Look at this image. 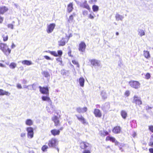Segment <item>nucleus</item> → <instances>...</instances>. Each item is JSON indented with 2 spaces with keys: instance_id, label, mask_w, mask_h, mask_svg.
Returning a JSON list of instances; mask_svg holds the SVG:
<instances>
[{
  "instance_id": "nucleus-1",
  "label": "nucleus",
  "mask_w": 153,
  "mask_h": 153,
  "mask_svg": "<svg viewBox=\"0 0 153 153\" xmlns=\"http://www.w3.org/2000/svg\"><path fill=\"white\" fill-rule=\"evenodd\" d=\"M0 49L6 55H8L10 53L11 50L8 48V46L6 44L1 43L0 44Z\"/></svg>"
},
{
  "instance_id": "nucleus-2",
  "label": "nucleus",
  "mask_w": 153,
  "mask_h": 153,
  "mask_svg": "<svg viewBox=\"0 0 153 153\" xmlns=\"http://www.w3.org/2000/svg\"><path fill=\"white\" fill-rule=\"evenodd\" d=\"M26 130L27 132V136L29 138H32L33 137V129L31 127H27Z\"/></svg>"
},
{
  "instance_id": "nucleus-3",
  "label": "nucleus",
  "mask_w": 153,
  "mask_h": 153,
  "mask_svg": "<svg viewBox=\"0 0 153 153\" xmlns=\"http://www.w3.org/2000/svg\"><path fill=\"white\" fill-rule=\"evenodd\" d=\"M129 84L132 87L135 89H138L140 87V83L138 81H131L129 82Z\"/></svg>"
},
{
  "instance_id": "nucleus-4",
  "label": "nucleus",
  "mask_w": 153,
  "mask_h": 153,
  "mask_svg": "<svg viewBox=\"0 0 153 153\" xmlns=\"http://www.w3.org/2000/svg\"><path fill=\"white\" fill-rule=\"evenodd\" d=\"M132 102L138 105H140L142 104L140 97H138L137 95H135L133 97Z\"/></svg>"
},
{
  "instance_id": "nucleus-5",
  "label": "nucleus",
  "mask_w": 153,
  "mask_h": 153,
  "mask_svg": "<svg viewBox=\"0 0 153 153\" xmlns=\"http://www.w3.org/2000/svg\"><path fill=\"white\" fill-rule=\"evenodd\" d=\"M46 52L50 53L52 55L56 57H60L62 54V52L61 50L58 51H57V53L55 51H46Z\"/></svg>"
},
{
  "instance_id": "nucleus-6",
  "label": "nucleus",
  "mask_w": 153,
  "mask_h": 153,
  "mask_svg": "<svg viewBox=\"0 0 153 153\" xmlns=\"http://www.w3.org/2000/svg\"><path fill=\"white\" fill-rule=\"evenodd\" d=\"M57 140L54 138H52L49 140L48 145L50 147L55 148L56 146Z\"/></svg>"
},
{
  "instance_id": "nucleus-7",
  "label": "nucleus",
  "mask_w": 153,
  "mask_h": 153,
  "mask_svg": "<svg viewBox=\"0 0 153 153\" xmlns=\"http://www.w3.org/2000/svg\"><path fill=\"white\" fill-rule=\"evenodd\" d=\"M40 91L41 93L44 94H45L48 95L49 94V90L48 87H42L41 86H39Z\"/></svg>"
},
{
  "instance_id": "nucleus-8",
  "label": "nucleus",
  "mask_w": 153,
  "mask_h": 153,
  "mask_svg": "<svg viewBox=\"0 0 153 153\" xmlns=\"http://www.w3.org/2000/svg\"><path fill=\"white\" fill-rule=\"evenodd\" d=\"M75 116L77 117L78 120L80 121L83 124L87 125L88 124V123L86 121V120L85 119V118L82 115L76 114Z\"/></svg>"
},
{
  "instance_id": "nucleus-9",
  "label": "nucleus",
  "mask_w": 153,
  "mask_h": 153,
  "mask_svg": "<svg viewBox=\"0 0 153 153\" xmlns=\"http://www.w3.org/2000/svg\"><path fill=\"white\" fill-rule=\"evenodd\" d=\"M55 26V24L54 23L48 25L46 29L47 33H49L52 32Z\"/></svg>"
},
{
  "instance_id": "nucleus-10",
  "label": "nucleus",
  "mask_w": 153,
  "mask_h": 153,
  "mask_svg": "<svg viewBox=\"0 0 153 153\" xmlns=\"http://www.w3.org/2000/svg\"><path fill=\"white\" fill-rule=\"evenodd\" d=\"M90 146H91V145L89 143L85 142H82L80 144V147L83 149H86L87 147H90Z\"/></svg>"
},
{
  "instance_id": "nucleus-11",
  "label": "nucleus",
  "mask_w": 153,
  "mask_h": 153,
  "mask_svg": "<svg viewBox=\"0 0 153 153\" xmlns=\"http://www.w3.org/2000/svg\"><path fill=\"white\" fill-rule=\"evenodd\" d=\"M86 45L84 42H82L80 43L79 46V51L83 52L85 51Z\"/></svg>"
},
{
  "instance_id": "nucleus-12",
  "label": "nucleus",
  "mask_w": 153,
  "mask_h": 153,
  "mask_svg": "<svg viewBox=\"0 0 153 153\" xmlns=\"http://www.w3.org/2000/svg\"><path fill=\"white\" fill-rule=\"evenodd\" d=\"M110 108V105L109 103L106 102L102 106V109L104 111L106 112L109 110Z\"/></svg>"
},
{
  "instance_id": "nucleus-13",
  "label": "nucleus",
  "mask_w": 153,
  "mask_h": 153,
  "mask_svg": "<svg viewBox=\"0 0 153 153\" xmlns=\"http://www.w3.org/2000/svg\"><path fill=\"white\" fill-rule=\"evenodd\" d=\"M90 62L91 65L94 66H100V61L96 60L95 59H93L91 60Z\"/></svg>"
},
{
  "instance_id": "nucleus-14",
  "label": "nucleus",
  "mask_w": 153,
  "mask_h": 153,
  "mask_svg": "<svg viewBox=\"0 0 153 153\" xmlns=\"http://www.w3.org/2000/svg\"><path fill=\"white\" fill-rule=\"evenodd\" d=\"M52 119L54 121L55 126H57L59 125V121L57 116H54L52 118Z\"/></svg>"
},
{
  "instance_id": "nucleus-15",
  "label": "nucleus",
  "mask_w": 153,
  "mask_h": 153,
  "mask_svg": "<svg viewBox=\"0 0 153 153\" xmlns=\"http://www.w3.org/2000/svg\"><path fill=\"white\" fill-rule=\"evenodd\" d=\"M94 114L96 117H100L102 116V113L100 110L97 109L94 110Z\"/></svg>"
},
{
  "instance_id": "nucleus-16",
  "label": "nucleus",
  "mask_w": 153,
  "mask_h": 153,
  "mask_svg": "<svg viewBox=\"0 0 153 153\" xmlns=\"http://www.w3.org/2000/svg\"><path fill=\"white\" fill-rule=\"evenodd\" d=\"M68 40H66V39L62 38L60 41H58V45L59 46H63L65 45L66 42H67Z\"/></svg>"
},
{
  "instance_id": "nucleus-17",
  "label": "nucleus",
  "mask_w": 153,
  "mask_h": 153,
  "mask_svg": "<svg viewBox=\"0 0 153 153\" xmlns=\"http://www.w3.org/2000/svg\"><path fill=\"white\" fill-rule=\"evenodd\" d=\"M87 110V108L86 107L82 108L80 107H78L76 109V111L79 113H83L84 112H86Z\"/></svg>"
},
{
  "instance_id": "nucleus-18",
  "label": "nucleus",
  "mask_w": 153,
  "mask_h": 153,
  "mask_svg": "<svg viewBox=\"0 0 153 153\" xmlns=\"http://www.w3.org/2000/svg\"><path fill=\"white\" fill-rule=\"evenodd\" d=\"M115 17L116 20L117 21H119V20L122 21L124 18V17L123 16L120 15L117 13H116Z\"/></svg>"
},
{
  "instance_id": "nucleus-19",
  "label": "nucleus",
  "mask_w": 153,
  "mask_h": 153,
  "mask_svg": "<svg viewBox=\"0 0 153 153\" xmlns=\"http://www.w3.org/2000/svg\"><path fill=\"white\" fill-rule=\"evenodd\" d=\"M42 99L43 101H47L51 105H52V101L49 97L43 96L42 97Z\"/></svg>"
},
{
  "instance_id": "nucleus-20",
  "label": "nucleus",
  "mask_w": 153,
  "mask_h": 153,
  "mask_svg": "<svg viewBox=\"0 0 153 153\" xmlns=\"http://www.w3.org/2000/svg\"><path fill=\"white\" fill-rule=\"evenodd\" d=\"M121 131V128L120 126H117L114 128L112 131L116 134L119 133Z\"/></svg>"
},
{
  "instance_id": "nucleus-21",
  "label": "nucleus",
  "mask_w": 153,
  "mask_h": 153,
  "mask_svg": "<svg viewBox=\"0 0 153 153\" xmlns=\"http://www.w3.org/2000/svg\"><path fill=\"white\" fill-rule=\"evenodd\" d=\"M8 10V9L5 6H2L0 8V14H3Z\"/></svg>"
},
{
  "instance_id": "nucleus-22",
  "label": "nucleus",
  "mask_w": 153,
  "mask_h": 153,
  "mask_svg": "<svg viewBox=\"0 0 153 153\" xmlns=\"http://www.w3.org/2000/svg\"><path fill=\"white\" fill-rule=\"evenodd\" d=\"M51 134L54 136L59 135L60 133V131L56 129H53L51 131Z\"/></svg>"
},
{
  "instance_id": "nucleus-23",
  "label": "nucleus",
  "mask_w": 153,
  "mask_h": 153,
  "mask_svg": "<svg viewBox=\"0 0 153 153\" xmlns=\"http://www.w3.org/2000/svg\"><path fill=\"white\" fill-rule=\"evenodd\" d=\"M79 82L81 86L83 87L84 86L85 80L83 77H80L79 79Z\"/></svg>"
},
{
  "instance_id": "nucleus-24",
  "label": "nucleus",
  "mask_w": 153,
  "mask_h": 153,
  "mask_svg": "<svg viewBox=\"0 0 153 153\" xmlns=\"http://www.w3.org/2000/svg\"><path fill=\"white\" fill-rule=\"evenodd\" d=\"M99 134L102 136H105L108 134L109 133L107 131L104 130L100 131L99 133Z\"/></svg>"
},
{
  "instance_id": "nucleus-25",
  "label": "nucleus",
  "mask_w": 153,
  "mask_h": 153,
  "mask_svg": "<svg viewBox=\"0 0 153 153\" xmlns=\"http://www.w3.org/2000/svg\"><path fill=\"white\" fill-rule=\"evenodd\" d=\"M121 115L122 117L124 119H126L127 117V114L125 111L122 110L121 112Z\"/></svg>"
},
{
  "instance_id": "nucleus-26",
  "label": "nucleus",
  "mask_w": 153,
  "mask_h": 153,
  "mask_svg": "<svg viewBox=\"0 0 153 153\" xmlns=\"http://www.w3.org/2000/svg\"><path fill=\"white\" fill-rule=\"evenodd\" d=\"M22 63L23 64L26 65H27L32 64V62L31 61L27 60H24L22 61Z\"/></svg>"
},
{
  "instance_id": "nucleus-27",
  "label": "nucleus",
  "mask_w": 153,
  "mask_h": 153,
  "mask_svg": "<svg viewBox=\"0 0 153 153\" xmlns=\"http://www.w3.org/2000/svg\"><path fill=\"white\" fill-rule=\"evenodd\" d=\"M25 123L27 125L30 126L33 125V122L31 119H28L26 120Z\"/></svg>"
},
{
  "instance_id": "nucleus-28",
  "label": "nucleus",
  "mask_w": 153,
  "mask_h": 153,
  "mask_svg": "<svg viewBox=\"0 0 153 153\" xmlns=\"http://www.w3.org/2000/svg\"><path fill=\"white\" fill-rule=\"evenodd\" d=\"M73 4L72 3H70L68 6V12H71L73 9Z\"/></svg>"
},
{
  "instance_id": "nucleus-29",
  "label": "nucleus",
  "mask_w": 153,
  "mask_h": 153,
  "mask_svg": "<svg viewBox=\"0 0 153 153\" xmlns=\"http://www.w3.org/2000/svg\"><path fill=\"white\" fill-rule=\"evenodd\" d=\"M115 139L113 137L108 136L106 137V140H110L112 142H114L115 140Z\"/></svg>"
},
{
  "instance_id": "nucleus-30",
  "label": "nucleus",
  "mask_w": 153,
  "mask_h": 153,
  "mask_svg": "<svg viewBox=\"0 0 153 153\" xmlns=\"http://www.w3.org/2000/svg\"><path fill=\"white\" fill-rule=\"evenodd\" d=\"M144 56L146 58H148L150 57V55L149 52L148 51H144Z\"/></svg>"
},
{
  "instance_id": "nucleus-31",
  "label": "nucleus",
  "mask_w": 153,
  "mask_h": 153,
  "mask_svg": "<svg viewBox=\"0 0 153 153\" xmlns=\"http://www.w3.org/2000/svg\"><path fill=\"white\" fill-rule=\"evenodd\" d=\"M101 95L102 98L104 99H106L107 98V95L106 93L103 91L101 92Z\"/></svg>"
},
{
  "instance_id": "nucleus-32",
  "label": "nucleus",
  "mask_w": 153,
  "mask_h": 153,
  "mask_svg": "<svg viewBox=\"0 0 153 153\" xmlns=\"http://www.w3.org/2000/svg\"><path fill=\"white\" fill-rule=\"evenodd\" d=\"M139 34L141 36L145 35V33L144 30L141 29H139L138 30Z\"/></svg>"
},
{
  "instance_id": "nucleus-33",
  "label": "nucleus",
  "mask_w": 153,
  "mask_h": 153,
  "mask_svg": "<svg viewBox=\"0 0 153 153\" xmlns=\"http://www.w3.org/2000/svg\"><path fill=\"white\" fill-rule=\"evenodd\" d=\"M8 92L6 91H4L2 89H0V95H7Z\"/></svg>"
},
{
  "instance_id": "nucleus-34",
  "label": "nucleus",
  "mask_w": 153,
  "mask_h": 153,
  "mask_svg": "<svg viewBox=\"0 0 153 153\" xmlns=\"http://www.w3.org/2000/svg\"><path fill=\"white\" fill-rule=\"evenodd\" d=\"M16 65L14 62L11 63L9 65V67L10 68L14 69L16 66Z\"/></svg>"
},
{
  "instance_id": "nucleus-35",
  "label": "nucleus",
  "mask_w": 153,
  "mask_h": 153,
  "mask_svg": "<svg viewBox=\"0 0 153 153\" xmlns=\"http://www.w3.org/2000/svg\"><path fill=\"white\" fill-rule=\"evenodd\" d=\"M92 9L94 12L97 11L99 10V7L96 5H94L92 6Z\"/></svg>"
},
{
  "instance_id": "nucleus-36",
  "label": "nucleus",
  "mask_w": 153,
  "mask_h": 153,
  "mask_svg": "<svg viewBox=\"0 0 153 153\" xmlns=\"http://www.w3.org/2000/svg\"><path fill=\"white\" fill-rule=\"evenodd\" d=\"M42 74H43L46 77H48L49 76H50L49 73L46 71H44L43 73H42Z\"/></svg>"
},
{
  "instance_id": "nucleus-37",
  "label": "nucleus",
  "mask_w": 153,
  "mask_h": 153,
  "mask_svg": "<svg viewBox=\"0 0 153 153\" xmlns=\"http://www.w3.org/2000/svg\"><path fill=\"white\" fill-rule=\"evenodd\" d=\"M48 148V146L45 145L43 146L42 148V150L43 152L46 151V150Z\"/></svg>"
},
{
  "instance_id": "nucleus-38",
  "label": "nucleus",
  "mask_w": 153,
  "mask_h": 153,
  "mask_svg": "<svg viewBox=\"0 0 153 153\" xmlns=\"http://www.w3.org/2000/svg\"><path fill=\"white\" fill-rule=\"evenodd\" d=\"M2 37L3 38V40L4 41H6L8 39V35H2Z\"/></svg>"
},
{
  "instance_id": "nucleus-39",
  "label": "nucleus",
  "mask_w": 153,
  "mask_h": 153,
  "mask_svg": "<svg viewBox=\"0 0 153 153\" xmlns=\"http://www.w3.org/2000/svg\"><path fill=\"white\" fill-rule=\"evenodd\" d=\"M56 60L58 62H59V65H61L62 64V58L61 57H59L57 58L56 59Z\"/></svg>"
},
{
  "instance_id": "nucleus-40",
  "label": "nucleus",
  "mask_w": 153,
  "mask_h": 153,
  "mask_svg": "<svg viewBox=\"0 0 153 153\" xmlns=\"http://www.w3.org/2000/svg\"><path fill=\"white\" fill-rule=\"evenodd\" d=\"M150 143L151 144V146H153V134L152 136L150 139Z\"/></svg>"
},
{
  "instance_id": "nucleus-41",
  "label": "nucleus",
  "mask_w": 153,
  "mask_h": 153,
  "mask_svg": "<svg viewBox=\"0 0 153 153\" xmlns=\"http://www.w3.org/2000/svg\"><path fill=\"white\" fill-rule=\"evenodd\" d=\"M26 134L25 133H22L20 134V137L23 139L26 136Z\"/></svg>"
},
{
  "instance_id": "nucleus-42",
  "label": "nucleus",
  "mask_w": 153,
  "mask_h": 153,
  "mask_svg": "<svg viewBox=\"0 0 153 153\" xmlns=\"http://www.w3.org/2000/svg\"><path fill=\"white\" fill-rule=\"evenodd\" d=\"M72 62L74 64L76 65L77 67H79V65L77 62L75 60H73L72 61Z\"/></svg>"
},
{
  "instance_id": "nucleus-43",
  "label": "nucleus",
  "mask_w": 153,
  "mask_h": 153,
  "mask_svg": "<svg viewBox=\"0 0 153 153\" xmlns=\"http://www.w3.org/2000/svg\"><path fill=\"white\" fill-rule=\"evenodd\" d=\"M7 27L12 29H13V25L12 24H9L7 25Z\"/></svg>"
},
{
  "instance_id": "nucleus-44",
  "label": "nucleus",
  "mask_w": 153,
  "mask_h": 153,
  "mask_svg": "<svg viewBox=\"0 0 153 153\" xmlns=\"http://www.w3.org/2000/svg\"><path fill=\"white\" fill-rule=\"evenodd\" d=\"M150 75L149 73H147L146 75V78L147 79H149L150 77Z\"/></svg>"
},
{
  "instance_id": "nucleus-45",
  "label": "nucleus",
  "mask_w": 153,
  "mask_h": 153,
  "mask_svg": "<svg viewBox=\"0 0 153 153\" xmlns=\"http://www.w3.org/2000/svg\"><path fill=\"white\" fill-rule=\"evenodd\" d=\"M44 57L47 60H52V59L50 57L48 56H44Z\"/></svg>"
},
{
  "instance_id": "nucleus-46",
  "label": "nucleus",
  "mask_w": 153,
  "mask_h": 153,
  "mask_svg": "<svg viewBox=\"0 0 153 153\" xmlns=\"http://www.w3.org/2000/svg\"><path fill=\"white\" fill-rule=\"evenodd\" d=\"M130 94V92L129 91H127L125 93V95L127 96H128Z\"/></svg>"
},
{
  "instance_id": "nucleus-47",
  "label": "nucleus",
  "mask_w": 153,
  "mask_h": 153,
  "mask_svg": "<svg viewBox=\"0 0 153 153\" xmlns=\"http://www.w3.org/2000/svg\"><path fill=\"white\" fill-rule=\"evenodd\" d=\"M149 129L152 132H153V126H150L149 127Z\"/></svg>"
},
{
  "instance_id": "nucleus-48",
  "label": "nucleus",
  "mask_w": 153,
  "mask_h": 153,
  "mask_svg": "<svg viewBox=\"0 0 153 153\" xmlns=\"http://www.w3.org/2000/svg\"><path fill=\"white\" fill-rule=\"evenodd\" d=\"M84 7L87 9L88 10H89L90 9V8L88 4H85L84 5Z\"/></svg>"
},
{
  "instance_id": "nucleus-49",
  "label": "nucleus",
  "mask_w": 153,
  "mask_h": 153,
  "mask_svg": "<svg viewBox=\"0 0 153 153\" xmlns=\"http://www.w3.org/2000/svg\"><path fill=\"white\" fill-rule=\"evenodd\" d=\"M73 15H71L69 17V21H72L73 20Z\"/></svg>"
},
{
  "instance_id": "nucleus-50",
  "label": "nucleus",
  "mask_w": 153,
  "mask_h": 153,
  "mask_svg": "<svg viewBox=\"0 0 153 153\" xmlns=\"http://www.w3.org/2000/svg\"><path fill=\"white\" fill-rule=\"evenodd\" d=\"M83 153H91L90 151L89 150H85L83 152Z\"/></svg>"
},
{
  "instance_id": "nucleus-51",
  "label": "nucleus",
  "mask_w": 153,
  "mask_h": 153,
  "mask_svg": "<svg viewBox=\"0 0 153 153\" xmlns=\"http://www.w3.org/2000/svg\"><path fill=\"white\" fill-rule=\"evenodd\" d=\"M89 18L91 19H94V17L91 14H90Z\"/></svg>"
},
{
  "instance_id": "nucleus-52",
  "label": "nucleus",
  "mask_w": 153,
  "mask_h": 153,
  "mask_svg": "<svg viewBox=\"0 0 153 153\" xmlns=\"http://www.w3.org/2000/svg\"><path fill=\"white\" fill-rule=\"evenodd\" d=\"M152 108L151 107H149V106H146V108L147 110H149L152 109Z\"/></svg>"
},
{
  "instance_id": "nucleus-53",
  "label": "nucleus",
  "mask_w": 153,
  "mask_h": 153,
  "mask_svg": "<svg viewBox=\"0 0 153 153\" xmlns=\"http://www.w3.org/2000/svg\"><path fill=\"white\" fill-rule=\"evenodd\" d=\"M71 51L70 50L69 51L68 53V54L69 56H72V55H71Z\"/></svg>"
},
{
  "instance_id": "nucleus-54",
  "label": "nucleus",
  "mask_w": 153,
  "mask_h": 153,
  "mask_svg": "<svg viewBox=\"0 0 153 153\" xmlns=\"http://www.w3.org/2000/svg\"><path fill=\"white\" fill-rule=\"evenodd\" d=\"M149 151L150 153H153V148L149 149Z\"/></svg>"
},
{
  "instance_id": "nucleus-55",
  "label": "nucleus",
  "mask_w": 153,
  "mask_h": 153,
  "mask_svg": "<svg viewBox=\"0 0 153 153\" xmlns=\"http://www.w3.org/2000/svg\"><path fill=\"white\" fill-rule=\"evenodd\" d=\"M17 87L18 88L20 89H21L22 88L21 85L20 84H18L17 85Z\"/></svg>"
},
{
  "instance_id": "nucleus-56",
  "label": "nucleus",
  "mask_w": 153,
  "mask_h": 153,
  "mask_svg": "<svg viewBox=\"0 0 153 153\" xmlns=\"http://www.w3.org/2000/svg\"><path fill=\"white\" fill-rule=\"evenodd\" d=\"M114 143H115V145H118L120 144L119 142L117 141H116V140H115V142H114Z\"/></svg>"
},
{
  "instance_id": "nucleus-57",
  "label": "nucleus",
  "mask_w": 153,
  "mask_h": 153,
  "mask_svg": "<svg viewBox=\"0 0 153 153\" xmlns=\"http://www.w3.org/2000/svg\"><path fill=\"white\" fill-rule=\"evenodd\" d=\"M27 81L26 80H25V79L23 80V81H22L23 84H25L27 83Z\"/></svg>"
},
{
  "instance_id": "nucleus-58",
  "label": "nucleus",
  "mask_w": 153,
  "mask_h": 153,
  "mask_svg": "<svg viewBox=\"0 0 153 153\" xmlns=\"http://www.w3.org/2000/svg\"><path fill=\"white\" fill-rule=\"evenodd\" d=\"M61 74L63 75H65L66 72H65V70H64L63 71H62Z\"/></svg>"
},
{
  "instance_id": "nucleus-59",
  "label": "nucleus",
  "mask_w": 153,
  "mask_h": 153,
  "mask_svg": "<svg viewBox=\"0 0 153 153\" xmlns=\"http://www.w3.org/2000/svg\"><path fill=\"white\" fill-rule=\"evenodd\" d=\"M15 45L13 43L12 45L11 46V48H13L15 47Z\"/></svg>"
},
{
  "instance_id": "nucleus-60",
  "label": "nucleus",
  "mask_w": 153,
  "mask_h": 153,
  "mask_svg": "<svg viewBox=\"0 0 153 153\" xmlns=\"http://www.w3.org/2000/svg\"><path fill=\"white\" fill-rule=\"evenodd\" d=\"M29 86V85L27 86V85H25L23 86V88H27Z\"/></svg>"
},
{
  "instance_id": "nucleus-61",
  "label": "nucleus",
  "mask_w": 153,
  "mask_h": 153,
  "mask_svg": "<svg viewBox=\"0 0 153 153\" xmlns=\"http://www.w3.org/2000/svg\"><path fill=\"white\" fill-rule=\"evenodd\" d=\"M136 135V133L134 132L133 134V137H135Z\"/></svg>"
},
{
  "instance_id": "nucleus-62",
  "label": "nucleus",
  "mask_w": 153,
  "mask_h": 153,
  "mask_svg": "<svg viewBox=\"0 0 153 153\" xmlns=\"http://www.w3.org/2000/svg\"><path fill=\"white\" fill-rule=\"evenodd\" d=\"M120 150L121 151V152L123 151V150L122 149V148L120 147H119Z\"/></svg>"
},
{
  "instance_id": "nucleus-63",
  "label": "nucleus",
  "mask_w": 153,
  "mask_h": 153,
  "mask_svg": "<svg viewBox=\"0 0 153 153\" xmlns=\"http://www.w3.org/2000/svg\"><path fill=\"white\" fill-rule=\"evenodd\" d=\"M91 2H93V1H94L95 2H96L97 1V0H91Z\"/></svg>"
},
{
  "instance_id": "nucleus-64",
  "label": "nucleus",
  "mask_w": 153,
  "mask_h": 153,
  "mask_svg": "<svg viewBox=\"0 0 153 153\" xmlns=\"http://www.w3.org/2000/svg\"><path fill=\"white\" fill-rule=\"evenodd\" d=\"M14 6H15V7H16V8H17L18 7L17 4H15Z\"/></svg>"
}]
</instances>
